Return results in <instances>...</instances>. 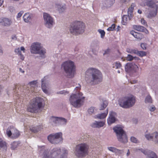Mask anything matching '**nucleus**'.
I'll list each match as a JSON object with an SVG mask.
<instances>
[{
    "mask_svg": "<svg viewBox=\"0 0 158 158\" xmlns=\"http://www.w3.org/2000/svg\"><path fill=\"white\" fill-rule=\"evenodd\" d=\"M39 154L42 158H68V151L65 148H54L49 153L48 149H45L44 146L39 147Z\"/></svg>",
    "mask_w": 158,
    "mask_h": 158,
    "instance_id": "f257e3e1",
    "label": "nucleus"
},
{
    "mask_svg": "<svg viewBox=\"0 0 158 158\" xmlns=\"http://www.w3.org/2000/svg\"><path fill=\"white\" fill-rule=\"evenodd\" d=\"M85 79L87 83L98 84L102 81V73L98 69L90 68L87 69L85 72Z\"/></svg>",
    "mask_w": 158,
    "mask_h": 158,
    "instance_id": "f03ea898",
    "label": "nucleus"
},
{
    "mask_svg": "<svg viewBox=\"0 0 158 158\" xmlns=\"http://www.w3.org/2000/svg\"><path fill=\"white\" fill-rule=\"evenodd\" d=\"M81 85L78 84L74 90V94H71L69 97V101L71 104L76 108L80 107L83 104L85 97L82 96L83 94L80 92Z\"/></svg>",
    "mask_w": 158,
    "mask_h": 158,
    "instance_id": "7ed1b4c3",
    "label": "nucleus"
},
{
    "mask_svg": "<svg viewBox=\"0 0 158 158\" xmlns=\"http://www.w3.org/2000/svg\"><path fill=\"white\" fill-rule=\"evenodd\" d=\"M85 24L82 22L75 21L70 26V32L73 35H77L83 33L85 31Z\"/></svg>",
    "mask_w": 158,
    "mask_h": 158,
    "instance_id": "20e7f679",
    "label": "nucleus"
},
{
    "mask_svg": "<svg viewBox=\"0 0 158 158\" xmlns=\"http://www.w3.org/2000/svg\"><path fill=\"white\" fill-rule=\"evenodd\" d=\"M61 68L69 77L72 78L74 77L75 66L73 62L71 60L64 61L61 64Z\"/></svg>",
    "mask_w": 158,
    "mask_h": 158,
    "instance_id": "39448f33",
    "label": "nucleus"
},
{
    "mask_svg": "<svg viewBox=\"0 0 158 158\" xmlns=\"http://www.w3.org/2000/svg\"><path fill=\"white\" fill-rule=\"evenodd\" d=\"M43 99L39 97L33 98L31 103L27 106V111L31 113L37 112L38 109H40L43 107Z\"/></svg>",
    "mask_w": 158,
    "mask_h": 158,
    "instance_id": "423d86ee",
    "label": "nucleus"
},
{
    "mask_svg": "<svg viewBox=\"0 0 158 158\" xmlns=\"http://www.w3.org/2000/svg\"><path fill=\"white\" fill-rule=\"evenodd\" d=\"M135 102V97L131 96L120 98L118 100V103L120 107L124 108H128L133 106Z\"/></svg>",
    "mask_w": 158,
    "mask_h": 158,
    "instance_id": "0eeeda50",
    "label": "nucleus"
},
{
    "mask_svg": "<svg viewBox=\"0 0 158 158\" xmlns=\"http://www.w3.org/2000/svg\"><path fill=\"white\" fill-rule=\"evenodd\" d=\"M113 130L119 142L123 144L127 142L128 138L126 132L121 127L116 126L113 128Z\"/></svg>",
    "mask_w": 158,
    "mask_h": 158,
    "instance_id": "6e6552de",
    "label": "nucleus"
},
{
    "mask_svg": "<svg viewBox=\"0 0 158 158\" xmlns=\"http://www.w3.org/2000/svg\"><path fill=\"white\" fill-rule=\"evenodd\" d=\"M88 146L85 143L77 145L75 150V154L78 158H82L88 153Z\"/></svg>",
    "mask_w": 158,
    "mask_h": 158,
    "instance_id": "1a4fd4ad",
    "label": "nucleus"
},
{
    "mask_svg": "<svg viewBox=\"0 0 158 158\" xmlns=\"http://www.w3.org/2000/svg\"><path fill=\"white\" fill-rule=\"evenodd\" d=\"M32 54H39L44 56L46 53V50L43 48L39 42H34L32 43L30 48Z\"/></svg>",
    "mask_w": 158,
    "mask_h": 158,
    "instance_id": "9d476101",
    "label": "nucleus"
},
{
    "mask_svg": "<svg viewBox=\"0 0 158 158\" xmlns=\"http://www.w3.org/2000/svg\"><path fill=\"white\" fill-rule=\"evenodd\" d=\"M62 134L61 132L52 134L48 136V140L52 144H57L62 140Z\"/></svg>",
    "mask_w": 158,
    "mask_h": 158,
    "instance_id": "9b49d317",
    "label": "nucleus"
},
{
    "mask_svg": "<svg viewBox=\"0 0 158 158\" xmlns=\"http://www.w3.org/2000/svg\"><path fill=\"white\" fill-rule=\"evenodd\" d=\"M43 18L45 26L48 28H51L53 23V18L49 14L46 13H44Z\"/></svg>",
    "mask_w": 158,
    "mask_h": 158,
    "instance_id": "f8f14e48",
    "label": "nucleus"
},
{
    "mask_svg": "<svg viewBox=\"0 0 158 158\" xmlns=\"http://www.w3.org/2000/svg\"><path fill=\"white\" fill-rule=\"evenodd\" d=\"M125 71L127 72H136L138 69V67L136 65L131 62L127 63L125 65Z\"/></svg>",
    "mask_w": 158,
    "mask_h": 158,
    "instance_id": "ddd939ff",
    "label": "nucleus"
},
{
    "mask_svg": "<svg viewBox=\"0 0 158 158\" xmlns=\"http://www.w3.org/2000/svg\"><path fill=\"white\" fill-rule=\"evenodd\" d=\"M116 113L112 111H110L109 114V117L107 119V122L109 125H111L112 123H114L117 120L115 117Z\"/></svg>",
    "mask_w": 158,
    "mask_h": 158,
    "instance_id": "4468645a",
    "label": "nucleus"
},
{
    "mask_svg": "<svg viewBox=\"0 0 158 158\" xmlns=\"http://www.w3.org/2000/svg\"><path fill=\"white\" fill-rule=\"evenodd\" d=\"M115 0H103L102 2V8L105 9L110 7L115 2Z\"/></svg>",
    "mask_w": 158,
    "mask_h": 158,
    "instance_id": "2eb2a0df",
    "label": "nucleus"
},
{
    "mask_svg": "<svg viewBox=\"0 0 158 158\" xmlns=\"http://www.w3.org/2000/svg\"><path fill=\"white\" fill-rule=\"evenodd\" d=\"M143 2H146L145 3L147 6L153 9L158 8V5L156 4L154 0H142Z\"/></svg>",
    "mask_w": 158,
    "mask_h": 158,
    "instance_id": "dca6fc26",
    "label": "nucleus"
},
{
    "mask_svg": "<svg viewBox=\"0 0 158 158\" xmlns=\"http://www.w3.org/2000/svg\"><path fill=\"white\" fill-rule=\"evenodd\" d=\"M59 117L52 116L49 120V123L53 125L58 126Z\"/></svg>",
    "mask_w": 158,
    "mask_h": 158,
    "instance_id": "f3484780",
    "label": "nucleus"
},
{
    "mask_svg": "<svg viewBox=\"0 0 158 158\" xmlns=\"http://www.w3.org/2000/svg\"><path fill=\"white\" fill-rule=\"evenodd\" d=\"M158 8L153 9L152 10H150L147 15V17L149 18L155 17L157 15Z\"/></svg>",
    "mask_w": 158,
    "mask_h": 158,
    "instance_id": "a211bd4d",
    "label": "nucleus"
},
{
    "mask_svg": "<svg viewBox=\"0 0 158 158\" xmlns=\"http://www.w3.org/2000/svg\"><path fill=\"white\" fill-rule=\"evenodd\" d=\"M135 29L139 31L144 32L146 34L148 33V30L144 27L140 25H134Z\"/></svg>",
    "mask_w": 158,
    "mask_h": 158,
    "instance_id": "6ab92c4d",
    "label": "nucleus"
},
{
    "mask_svg": "<svg viewBox=\"0 0 158 158\" xmlns=\"http://www.w3.org/2000/svg\"><path fill=\"white\" fill-rule=\"evenodd\" d=\"M104 124V122L102 121L100 122L95 121L92 124L91 126L93 127L99 128L103 126Z\"/></svg>",
    "mask_w": 158,
    "mask_h": 158,
    "instance_id": "aec40b11",
    "label": "nucleus"
},
{
    "mask_svg": "<svg viewBox=\"0 0 158 158\" xmlns=\"http://www.w3.org/2000/svg\"><path fill=\"white\" fill-rule=\"evenodd\" d=\"M1 23L6 26H7L10 25L11 23V21L9 19L4 18L1 19V21H0Z\"/></svg>",
    "mask_w": 158,
    "mask_h": 158,
    "instance_id": "412c9836",
    "label": "nucleus"
},
{
    "mask_svg": "<svg viewBox=\"0 0 158 158\" xmlns=\"http://www.w3.org/2000/svg\"><path fill=\"white\" fill-rule=\"evenodd\" d=\"M67 122V120L65 118L63 117H59L58 126L65 125Z\"/></svg>",
    "mask_w": 158,
    "mask_h": 158,
    "instance_id": "4be33fe9",
    "label": "nucleus"
},
{
    "mask_svg": "<svg viewBox=\"0 0 158 158\" xmlns=\"http://www.w3.org/2000/svg\"><path fill=\"white\" fill-rule=\"evenodd\" d=\"M108 113V110L107 109L106 112L101 114H99L96 115V118L99 119H102L105 118L107 116Z\"/></svg>",
    "mask_w": 158,
    "mask_h": 158,
    "instance_id": "5701e85b",
    "label": "nucleus"
},
{
    "mask_svg": "<svg viewBox=\"0 0 158 158\" xmlns=\"http://www.w3.org/2000/svg\"><path fill=\"white\" fill-rule=\"evenodd\" d=\"M45 80L44 77L41 79V88L43 92L45 94H47L48 91L46 89L45 84L44 83Z\"/></svg>",
    "mask_w": 158,
    "mask_h": 158,
    "instance_id": "b1692460",
    "label": "nucleus"
},
{
    "mask_svg": "<svg viewBox=\"0 0 158 158\" xmlns=\"http://www.w3.org/2000/svg\"><path fill=\"white\" fill-rule=\"evenodd\" d=\"M11 138L13 139H16L18 138L20 135V133L19 131L17 129L14 130V133L12 134Z\"/></svg>",
    "mask_w": 158,
    "mask_h": 158,
    "instance_id": "393cba45",
    "label": "nucleus"
},
{
    "mask_svg": "<svg viewBox=\"0 0 158 158\" xmlns=\"http://www.w3.org/2000/svg\"><path fill=\"white\" fill-rule=\"evenodd\" d=\"M23 19L24 22L27 23L31 20V17L28 13H26L23 16Z\"/></svg>",
    "mask_w": 158,
    "mask_h": 158,
    "instance_id": "a878e982",
    "label": "nucleus"
},
{
    "mask_svg": "<svg viewBox=\"0 0 158 158\" xmlns=\"http://www.w3.org/2000/svg\"><path fill=\"white\" fill-rule=\"evenodd\" d=\"M152 98L150 95L147 96L145 98V103L146 104H151L152 103Z\"/></svg>",
    "mask_w": 158,
    "mask_h": 158,
    "instance_id": "bb28decb",
    "label": "nucleus"
},
{
    "mask_svg": "<svg viewBox=\"0 0 158 158\" xmlns=\"http://www.w3.org/2000/svg\"><path fill=\"white\" fill-rule=\"evenodd\" d=\"M107 149L110 151H111L115 153H117L119 152L120 150L116 148H115L112 147H107Z\"/></svg>",
    "mask_w": 158,
    "mask_h": 158,
    "instance_id": "cd10ccee",
    "label": "nucleus"
},
{
    "mask_svg": "<svg viewBox=\"0 0 158 158\" xmlns=\"http://www.w3.org/2000/svg\"><path fill=\"white\" fill-rule=\"evenodd\" d=\"M128 16L127 15H123L122 17V20L121 23L122 24L126 25L127 23V22L128 20Z\"/></svg>",
    "mask_w": 158,
    "mask_h": 158,
    "instance_id": "c85d7f7f",
    "label": "nucleus"
},
{
    "mask_svg": "<svg viewBox=\"0 0 158 158\" xmlns=\"http://www.w3.org/2000/svg\"><path fill=\"white\" fill-rule=\"evenodd\" d=\"M108 105V103L106 101H103V102L101 104L99 109L100 110H104L106 108Z\"/></svg>",
    "mask_w": 158,
    "mask_h": 158,
    "instance_id": "c756f323",
    "label": "nucleus"
},
{
    "mask_svg": "<svg viewBox=\"0 0 158 158\" xmlns=\"http://www.w3.org/2000/svg\"><path fill=\"white\" fill-rule=\"evenodd\" d=\"M42 128L41 126H40L37 127H33L30 128V129L32 132L35 133L38 132Z\"/></svg>",
    "mask_w": 158,
    "mask_h": 158,
    "instance_id": "7c9ffc66",
    "label": "nucleus"
},
{
    "mask_svg": "<svg viewBox=\"0 0 158 158\" xmlns=\"http://www.w3.org/2000/svg\"><path fill=\"white\" fill-rule=\"evenodd\" d=\"M96 110L95 107L91 106L88 109L87 112L89 114L91 115L95 114Z\"/></svg>",
    "mask_w": 158,
    "mask_h": 158,
    "instance_id": "2f4dec72",
    "label": "nucleus"
},
{
    "mask_svg": "<svg viewBox=\"0 0 158 158\" xmlns=\"http://www.w3.org/2000/svg\"><path fill=\"white\" fill-rule=\"evenodd\" d=\"M134 9L129 8L127 10V15L129 18V20L131 19L132 18V14L133 12Z\"/></svg>",
    "mask_w": 158,
    "mask_h": 158,
    "instance_id": "473e14b6",
    "label": "nucleus"
},
{
    "mask_svg": "<svg viewBox=\"0 0 158 158\" xmlns=\"http://www.w3.org/2000/svg\"><path fill=\"white\" fill-rule=\"evenodd\" d=\"M154 133L153 134H146L145 136L147 139L148 140H153L154 136Z\"/></svg>",
    "mask_w": 158,
    "mask_h": 158,
    "instance_id": "72a5a7b5",
    "label": "nucleus"
},
{
    "mask_svg": "<svg viewBox=\"0 0 158 158\" xmlns=\"http://www.w3.org/2000/svg\"><path fill=\"white\" fill-rule=\"evenodd\" d=\"M137 51V49H132L129 48H127L126 49V52L130 54H136Z\"/></svg>",
    "mask_w": 158,
    "mask_h": 158,
    "instance_id": "f704fd0d",
    "label": "nucleus"
},
{
    "mask_svg": "<svg viewBox=\"0 0 158 158\" xmlns=\"http://www.w3.org/2000/svg\"><path fill=\"white\" fill-rule=\"evenodd\" d=\"M136 55L139 56L140 57H143L146 56V53L143 51H139L137 50Z\"/></svg>",
    "mask_w": 158,
    "mask_h": 158,
    "instance_id": "c9c22d12",
    "label": "nucleus"
},
{
    "mask_svg": "<svg viewBox=\"0 0 158 158\" xmlns=\"http://www.w3.org/2000/svg\"><path fill=\"white\" fill-rule=\"evenodd\" d=\"M19 143L18 142L14 141L11 144V147L12 149L15 150L18 147Z\"/></svg>",
    "mask_w": 158,
    "mask_h": 158,
    "instance_id": "e433bc0d",
    "label": "nucleus"
},
{
    "mask_svg": "<svg viewBox=\"0 0 158 158\" xmlns=\"http://www.w3.org/2000/svg\"><path fill=\"white\" fill-rule=\"evenodd\" d=\"M148 156L150 157V158H157V156L155 153L154 152L151 151Z\"/></svg>",
    "mask_w": 158,
    "mask_h": 158,
    "instance_id": "4c0bfd02",
    "label": "nucleus"
},
{
    "mask_svg": "<svg viewBox=\"0 0 158 158\" xmlns=\"http://www.w3.org/2000/svg\"><path fill=\"white\" fill-rule=\"evenodd\" d=\"M139 150L143 154L147 156L149 154L150 152L151 151L150 150L148 149H144L142 148H140L139 149Z\"/></svg>",
    "mask_w": 158,
    "mask_h": 158,
    "instance_id": "58836bf2",
    "label": "nucleus"
},
{
    "mask_svg": "<svg viewBox=\"0 0 158 158\" xmlns=\"http://www.w3.org/2000/svg\"><path fill=\"white\" fill-rule=\"evenodd\" d=\"M6 143L3 141L2 139L0 138V148H2L4 147H6Z\"/></svg>",
    "mask_w": 158,
    "mask_h": 158,
    "instance_id": "ea45409f",
    "label": "nucleus"
},
{
    "mask_svg": "<svg viewBox=\"0 0 158 158\" xmlns=\"http://www.w3.org/2000/svg\"><path fill=\"white\" fill-rule=\"evenodd\" d=\"M134 37L138 40H140L142 36L141 34L136 32Z\"/></svg>",
    "mask_w": 158,
    "mask_h": 158,
    "instance_id": "a19ab883",
    "label": "nucleus"
},
{
    "mask_svg": "<svg viewBox=\"0 0 158 158\" xmlns=\"http://www.w3.org/2000/svg\"><path fill=\"white\" fill-rule=\"evenodd\" d=\"M115 25L114 24H113L107 29V30L108 31H113L115 30Z\"/></svg>",
    "mask_w": 158,
    "mask_h": 158,
    "instance_id": "79ce46f5",
    "label": "nucleus"
},
{
    "mask_svg": "<svg viewBox=\"0 0 158 158\" xmlns=\"http://www.w3.org/2000/svg\"><path fill=\"white\" fill-rule=\"evenodd\" d=\"M58 9L59 12L61 13L65 9V6L62 5H60L58 6Z\"/></svg>",
    "mask_w": 158,
    "mask_h": 158,
    "instance_id": "37998d69",
    "label": "nucleus"
},
{
    "mask_svg": "<svg viewBox=\"0 0 158 158\" xmlns=\"http://www.w3.org/2000/svg\"><path fill=\"white\" fill-rule=\"evenodd\" d=\"M98 31L100 34L101 37L103 38L105 36V32L104 30H102L100 29L98 30Z\"/></svg>",
    "mask_w": 158,
    "mask_h": 158,
    "instance_id": "c03bdc74",
    "label": "nucleus"
},
{
    "mask_svg": "<svg viewBox=\"0 0 158 158\" xmlns=\"http://www.w3.org/2000/svg\"><path fill=\"white\" fill-rule=\"evenodd\" d=\"M12 133L11 131L10 130L9 127H8L6 130V135L9 137L11 138V136H12Z\"/></svg>",
    "mask_w": 158,
    "mask_h": 158,
    "instance_id": "a18cd8bd",
    "label": "nucleus"
},
{
    "mask_svg": "<svg viewBox=\"0 0 158 158\" xmlns=\"http://www.w3.org/2000/svg\"><path fill=\"white\" fill-rule=\"evenodd\" d=\"M126 59L128 61H131L133 60V56L131 54H128Z\"/></svg>",
    "mask_w": 158,
    "mask_h": 158,
    "instance_id": "49530a36",
    "label": "nucleus"
},
{
    "mask_svg": "<svg viewBox=\"0 0 158 158\" xmlns=\"http://www.w3.org/2000/svg\"><path fill=\"white\" fill-rule=\"evenodd\" d=\"M154 138L155 139V142L158 144V132H156L154 133Z\"/></svg>",
    "mask_w": 158,
    "mask_h": 158,
    "instance_id": "de8ad7c7",
    "label": "nucleus"
},
{
    "mask_svg": "<svg viewBox=\"0 0 158 158\" xmlns=\"http://www.w3.org/2000/svg\"><path fill=\"white\" fill-rule=\"evenodd\" d=\"M110 49L109 48H108L104 51V52L103 53V55H107L108 56L110 54Z\"/></svg>",
    "mask_w": 158,
    "mask_h": 158,
    "instance_id": "09e8293b",
    "label": "nucleus"
},
{
    "mask_svg": "<svg viewBox=\"0 0 158 158\" xmlns=\"http://www.w3.org/2000/svg\"><path fill=\"white\" fill-rule=\"evenodd\" d=\"M131 141L134 143H138V140L134 136H132L131 137Z\"/></svg>",
    "mask_w": 158,
    "mask_h": 158,
    "instance_id": "8fccbe9b",
    "label": "nucleus"
},
{
    "mask_svg": "<svg viewBox=\"0 0 158 158\" xmlns=\"http://www.w3.org/2000/svg\"><path fill=\"white\" fill-rule=\"evenodd\" d=\"M115 65L116 67V69H118L120 68L121 66V64L119 62L116 61L115 62Z\"/></svg>",
    "mask_w": 158,
    "mask_h": 158,
    "instance_id": "3c124183",
    "label": "nucleus"
},
{
    "mask_svg": "<svg viewBox=\"0 0 158 158\" xmlns=\"http://www.w3.org/2000/svg\"><path fill=\"white\" fill-rule=\"evenodd\" d=\"M37 81L34 80L31 81L30 82L28 83V84L31 86H35L36 84H37Z\"/></svg>",
    "mask_w": 158,
    "mask_h": 158,
    "instance_id": "603ef678",
    "label": "nucleus"
},
{
    "mask_svg": "<svg viewBox=\"0 0 158 158\" xmlns=\"http://www.w3.org/2000/svg\"><path fill=\"white\" fill-rule=\"evenodd\" d=\"M156 109L155 106L153 105H151L148 107V109L151 112L154 111Z\"/></svg>",
    "mask_w": 158,
    "mask_h": 158,
    "instance_id": "864d4df0",
    "label": "nucleus"
},
{
    "mask_svg": "<svg viewBox=\"0 0 158 158\" xmlns=\"http://www.w3.org/2000/svg\"><path fill=\"white\" fill-rule=\"evenodd\" d=\"M15 52L19 55L20 54H21V50H20V49L19 48H17L15 49Z\"/></svg>",
    "mask_w": 158,
    "mask_h": 158,
    "instance_id": "5fc2aeb1",
    "label": "nucleus"
},
{
    "mask_svg": "<svg viewBox=\"0 0 158 158\" xmlns=\"http://www.w3.org/2000/svg\"><path fill=\"white\" fill-rule=\"evenodd\" d=\"M68 93H69L68 92L65 91L64 90H61V91L58 92L57 93V94H68Z\"/></svg>",
    "mask_w": 158,
    "mask_h": 158,
    "instance_id": "6e6d98bb",
    "label": "nucleus"
},
{
    "mask_svg": "<svg viewBox=\"0 0 158 158\" xmlns=\"http://www.w3.org/2000/svg\"><path fill=\"white\" fill-rule=\"evenodd\" d=\"M140 46L143 50H146V49L147 44H146L144 43H141Z\"/></svg>",
    "mask_w": 158,
    "mask_h": 158,
    "instance_id": "4d7b16f0",
    "label": "nucleus"
},
{
    "mask_svg": "<svg viewBox=\"0 0 158 158\" xmlns=\"http://www.w3.org/2000/svg\"><path fill=\"white\" fill-rule=\"evenodd\" d=\"M141 22L142 24L144 25V26H147V23L143 19H141Z\"/></svg>",
    "mask_w": 158,
    "mask_h": 158,
    "instance_id": "13d9d810",
    "label": "nucleus"
},
{
    "mask_svg": "<svg viewBox=\"0 0 158 158\" xmlns=\"http://www.w3.org/2000/svg\"><path fill=\"white\" fill-rule=\"evenodd\" d=\"M23 12H24L23 11H21L19 12L18 14L17 18H19L20 17L22 16L23 14Z\"/></svg>",
    "mask_w": 158,
    "mask_h": 158,
    "instance_id": "bf43d9fd",
    "label": "nucleus"
},
{
    "mask_svg": "<svg viewBox=\"0 0 158 158\" xmlns=\"http://www.w3.org/2000/svg\"><path fill=\"white\" fill-rule=\"evenodd\" d=\"M137 81L136 80H132L130 81V82L131 84H135L137 82Z\"/></svg>",
    "mask_w": 158,
    "mask_h": 158,
    "instance_id": "052dcab7",
    "label": "nucleus"
},
{
    "mask_svg": "<svg viewBox=\"0 0 158 158\" xmlns=\"http://www.w3.org/2000/svg\"><path fill=\"white\" fill-rule=\"evenodd\" d=\"M136 32L135 31L132 30L130 31V34L132 35L134 37L135 36V34Z\"/></svg>",
    "mask_w": 158,
    "mask_h": 158,
    "instance_id": "680f3d73",
    "label": "nucleus"
},
{
    "mask_svg": "<svg viewBox=\"0 0 158 158\" xmlns=\"http://www.w3.org/2000/svg\"><path fill=\"white\" fill-rule=\"evenodd\" d=\"M135 3H132L131 4V6L129 8L134 9V7H135Z\"/></svg>",
    "mask_w": 158,
    "mask_h": 158,
    "instance_id": "e2e57ef3",
    "label": "nucleus"
},
{
    "mask_svg": "<svg viewBox=\"0 0 158 158\" xmlns=\"http://www.w3.org/2000/svg\"><path fill=\"white\" fill-rule=\"evenodd\" d=\"M19 56H20V58L22 60H24V57L23 56L22 54V53H21V54H20Z\"/></svg>",
    "mask_w": 158,
    "mask_h": 158,
    "instance_id": "0e129e2a",
    "label": "nucleus"
},
{
    "mask_svg": "<svg viewBox=\"0 0 158 158\" xmlns=\"http://www.w3.org/2000/svg\"><path fill=\"white\" fill-rule=\"evenodd\" d=\"M20 50H21V51H23V52H24L25 51V48H24L22 46L21 47Z\"/></svg>",
    "mask_w": 158,
    "mask_h": 158,
    "instance_id": "69168bd1",
    "label": "nucleus"
},
{
    "mask_svg": "<svg viewBox=\"0 0 158 158\" xmlns=\"http://www.w3.org/2000/svg\"><path fill=\"white\" fill-rule=\"evenodd\" d=\"M131 0H122V2H129Z\"/></svg>",
    "mask_w": 158,
    "mask_h": 158,
    "instance_id": "338daca9",
    "label": "nucleus"
},
{
    "mask_svg": "<svg viewBox=\"0 0 158 158\" xmlns=\"http://www.w3.org/2000/svg\"><path fill=\"white\" fill-rule=\"evenodd\" d=\"M134 59L135 60H138L139 59L138 57L136 56H133V60Z\"/></svg>",
    "mask_w": 158,
    "mask_h": 158,
    "instance_id": "774afa93",
    "label": "nucleus"
}]
</instances>
